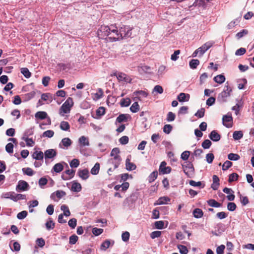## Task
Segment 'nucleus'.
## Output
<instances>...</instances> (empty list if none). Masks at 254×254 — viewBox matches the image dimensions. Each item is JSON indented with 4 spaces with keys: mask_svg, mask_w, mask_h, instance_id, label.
I'll return each mask as SVG.
<instances>
[{
    "mask_svg": "<svg viewBox=\"0 0 254 254\" xmlns=\"http://www.w3.org/2000/svg\"><path fill=\"white\" fill-rule=\"evenodd\" d=\"M193 215L195 218H200L203 216V213L201 209L195 208L193 211Z\"/></svg>",
    "mask_w": 254,
    "mask_h": 254,
    "instance_id": "b1692460",
    "label": "nucleus"
},
{
    "mask_svg": "<svg viewBox=\"0 0 254 254\" xmlns=\"http://www.w3.org/2000/svg\"><path fill=\"white\" fill-rule=\"evenodd\" d=\"M80 162L77 159H73L70 163L69 165L71 168H77L79 165Z\"/></svg>",
    "mask_w": 254,
    "mask_h": 254,
    "instance_id": "de8ad7c7",
    "label": "nucleus"
},
{
    "mask_svg": "<svg viewBox=\"0 0 254 254\" xmlns=\"http://www.w3.org/2000/svg\"><path fill=\"white\" fill-rule=\"evenodd\" d=\"M75 171L72 169H67L62 175V178L64 180H68L73 178Z\"/></svg>",
    "mask_w": 254,
    "mask_h": 254,
    "instance_id": "1a4fd4ad",
    "label": "nucleus"
},
{
    "mask_svg": "<svg viewBox=\"0 0 254 254\" xmlns=\"http://www.w3.org/2000/svg\"><path fill=\"white\" fill-rule=\"evenodd\" d=\"M208 49H205V50H203L202 49L200 50H198V49L195 50L193 53L192 54V57H196L197 54H199V57H201L203 55V54L204 53V52H205V51L206 50H207Z\"/></svg>",
    "mask_w": 254,
    "mask_h": 254,
    "instance_id": "4d7b16f0",
    "label": "nucleus"
},
{
    "mask_svg": "<svg viewBox=\"0 0 254 254\" xmlns=\"http://www.w3.org/2000/svg\"><path fill=\"white\" fill-rule=\"evenodd\" d=\"M222 122L223 125L226 127L229 128L233 126V118L231 115L223 116Z\"/></svg>",
    "mask_w": 254,
    "mask_h": 254,
    "instance_id": "423d86ee",
    "label": "nucleus"
},
{
    "mask_svg": "<svg viewBox=\"0 0 254 254\" xmlns=\"http://www.w3.org/2000/svg\"><path fill=\"white\" fill-rule=\"evenodd\" d=\"M232 166V163L230 161H226L222 165V170L226 171Z\"/></svg>",
    "mask_w": 254,
    "mask_h": 254,
    "instance_id": "5fc2aeb1",
    "label": "nucleus"
},
{
    "mask_svg": "<svg viewBox=\"0 0 254 254\" xmlns=\"http://www.w3.org/2000/svg\"><path fill=\"white\" fill-rule=\"evenodd\" d=\"M130 110L132 113H136L139 110V106L137 102H134L130 107Z\"/></svg>",
    "mask_w": 254,
    "mask_h": 254,
    "instance_id": "473e14b6",
    "label": "nucleus"
},
{
    "mask_svg": "<svg viewBox=\"0 0 254 254\" xmlns=\"http://www.w3.org/2000/svg\"><path fill=\"white\" fill-rule=\"evenodd\" d=\"M115 26L111 25L110 27L108 26L102 25L98 30V37L101 39H105L107 41H115Z\"/></svg>",
    "mask_w": 254,
    "mask_h": 254,
    "instance_id": "f257e3e1",
    "label": "nucleus"
},
{
    "mask_svg": "<svg viewBox=\"0 0 254 254\" xmlns=\"http://www.w3.org/2000/svg\"><path fill=\"white\" fill-rule=\"evenodd\" d=\"M214 158V156L212 153H208L206 155V161L209 164L213 162Z\"/></svg>",
    "mask_w": 254,
    "mask_h": 254,
    "instance_id": "338daca9",
    "label": "nucleus"
},
{
    "mask_svg": "<svg viewBox=\"0 0 254 254\" xmlns=\"http://www.w3.org/2000/svg\"><path fill=\"white\" fill-rule=\"evenodd\" d=\"M28 186L29 185L26 182L24 181H19L16 187V190L24 191L27 190Z\"/></svg>",
    "mask_w": 254,
    "mask_h": 254,
    "instance_id": "4468645a",
    "label": "nucleus"
},
{
    "mask_svg": "<svg viewBox=\"0 0 254 254\" xmlns=\"http://www.w3.org/2000/svg\"><path fill=\"white\" fill-rule=\"evenodd\" d=\"M213 184L211 186V188L214 190H216L219 186V179L215 175L213 176Z\"/></svg>",
    "mask_w": 254,
    "mask_h": 254,
    "instance_id": "6ab92c4d",
    "label": "nucleus"
},
{
    "mask_svg": "<svg viewBox=\"0 0 254 254\" xmlns=\"http://www.w3.org/2000/svg\"><path fill=\"white\" fill-rule=\"evenodd\" d=\"M207 204L211 206L214 207H220L222 206V203H219L216 201L215 199H211L207 201Z\"/></svg>",
    "mask_w": 254,
    "mask_h": 254,
    "instance_id": "4be33fe9",
    "label": "nucleus"
},
{
    "mask_svg": "<svg viewBox=\"0 0 254 254\" xmlns=\"http://www.w3.org/2000/svg\"><path fill=\"white\" fill-rule=\"evenodd\" d=\"M16 193L14 192H6L4 194V197L6 198H9L14 201H16V198L15 197Z\"/></svg>",
    "mask_w": 254,
    "mask_h": 254,
    "instance_id": "c85d7f7f",
    "label": "nucleus"
},
{
    "mask_svg": "<svg viewBox=\"0 0 254 254\" xmlns=\"http://www.w3.org/2000/svg\"><path fill=\"white\" fill-rule=\"evenodd\" d=\"M155 227L156 229H162L164 228V222L163 221H156L154 223Z\"/></svg>",
    "mask_w": 254,
    "mask_h": 254,
    "instance_id": "6e6d98bb",
    "label": "nucleus"
},
{
    "mask_svg": "<svg viewBox=\"0 0 254 254\" xmlns=\"http://www.w3.org/2000/svg\"><path fill=\"white\" fill-rule=\"evenodd\" d=\"M41 99L51 102L52 101V97L50 93H43L41 95Z\"/></svg>",
    "mask_w": 254,
    "mask_h": 254,
    "instance_id": "f704fd0d",
    "label": "nucleus"
},
{
    "mask_svg": "<svg viewBox=\"0 0 254 254\" xmlns=\"http://www.w3.org/2000/svg\"><path fill=\"white\" fill-rule=\"evenodd\" d=\"M131 103L130 100L129 98L122 99L121 101V106L122 107H127Z\"/></svg>",
    "mask_w": 254,
    "mask_h": 254,
    "instance_id": "3c124183",
    "label": "nucleus"
},
{
    "mask_svg": "<svg viewBox=\"0 0 254 254\" xmlns=\"http://www.w3.org/2000/svg\"><path fill=\"white\" fill-rule=\"evenodd\" d=\"M126 169L128 171H132L136 169V166L133 163L130 162L129 158H127L126 160Z\"/></svg>",
    "mask_w": 254,
    "mask_h": 254,
    "instance_id": "a211bd4d",
    "label": "nucleus"
},
{
    "mask_svg": "<svg viewBox=\"0 0 254 254\" xmlns=\"http://www.w3.org/2000/svg\"><path fill=\"white\" fill-rule=\"evenodd\" d=\"M212 144V143L211 142V141L209 139H205V140H204L202 144H201V146L202 147L204 148V149H208L210 148V147L211 146Z\"/></svg>",
    "mask_w": 254,
    "mask_h": 254,
    "instance_id": "37998d69",
    "label": "nucleus"
},
{
    "mask_svg": "<svg viewBox=\"0 0 254 254\" xmlns=\"http://www.w3.org/2000/svg\"><path fill=\"white\" fill-rule=\"evenodd\" d=\"M248 33V31L246 29H243L240 32H238L236 35V37L237 39H240L244 36L246 35Z\"/></svg>",
    "mask_w": 254,
    "mask_h": 254,
    "instance_id": "864d4df0",
    "label": "nucleus"
},
{
    "mask_svg": "<svg viewBox=\"0 0 254 254\" xmlns=\"http://www.w3.org/2000/svg\"><path fill=\"white\" fill-rule=\"evenodd\" d=\"M100 169V164L96 163L94 167L91 170V173L92 175H97L98 174Z\"/></svg>",
    "mask_w": 254,
    "mask_h": 254,
    "instance_id": "2f4dec72",
    "label": "nucleus"
},
{
    "mask_svg": "<svg viewBox=\"0 0 254 254\" xmlns=\"http://www.w3.org/2000/svg\"><path fill=\"white\" fill-rule=\"evenodd\" d=\"M209 137L213 141H218L221 138V136L216 130H214L210 132Z\"/></svg>",
    "mask_w": 254,
    "mask_h": 254,
    "instance_id": "2eb2a0df",
    "label": "nucleus"
},
{
    "mask_svg": "<svg viewBox=\"0 0 254 254\" xmlns=\"http://www.w3.org/2000/svg\"><path fill=\"white\" fill-rule=\"evenodd\" d=\"M13 145L11 143H8L5 146L6 151L9 153H12L13 151Z\"/></svg>",
    "mask_w": 254,
    "mask_h": 254,
    "instance_id": "69168bd1",
    "label": "nucleus"
},
{
    "mask_svg": "<svg viewBox=\"0 0 254 254\" xmlns=\"http://www.w3.org/2000/svg\"><path fill=\"white\" fill-rule=\"evenodd\" d=\"M205 4L204 0H195L193 3V5L194 6H204Z\"/></svg>",
    "mask_w": 254,
    "mask_h": 254,
    "instance_id": "bf43d9fd",
    "label": "nucleus"
},
{
    "mask_svg": "<svg viewBox=\"0 0 254 254\" xmlns=\"http://www.w3.org/2000/svg\"><path fill=\"white\" fill-rule=\"evenodd\" d=\"M132 28L127 26L123 25L121 27L119 31L115 26V41L120 40L124 38L130 37L131 36Z\"/></svg>",
    "mask_w": 254,
    "mask_h": 254,
    "instance_id": "f03ea898",
    "label": "nucleus"
},
{
    "mask_svg": "<svg viewBox=\"0 0 254 254\" xmlns=\"http://www.w3.org/2000/svg\"><path fill=\"white\" fill-rule=\"evenodd\" d=\"M232 91L231 88L229 86L228 82L226 83L224 90L218 96V100L221 102H225L227 98L230 96Z\"/></svg>",
    "mask_w": 254,
    "mask_h": 254,
    "instance_id": "20e7f679",
    "label": "nucleus"
},
{
    "mask_svg": "<svg viewBox=\"0 0 254 254\" xmlns=\"http://www.w3.org/2000/svg\"><path fill=\"white\" fill-rule=\"evenodd\" d=\"M63 164H65L66 167H68L67 164L66 163L63 162L62 163H58L56 164L53 166L52 171L53 170L56 173H60L64 169Z\"/></svg>",
    "mask_w": 254,
    "mask_h": 254,
    "instance_id": "9b49d317",
    "label": "nucleus"
},
{
    "mask_svg": "<svg viewBox=\"0 0 254 254\" xmlns=\"http://www.w3.org/2000/svg\"><path fill=\"white\" fill-rule=\"evenodd\" d=\"M54 135V131L52 130H48L43 132L42 136L44 137L51 138Z\"/></svg>",
    "mask_w": 254,
    "mask_h": 254,
    "instance_id": "a18cd8bd",
    "label": "nucleus"
},
{
    "mask_svg": "<svg viewBox=\"0 0 254 254\" xmlns=\"http://www.w3.org/2000/svg\"><path fill=\"white\" fill-rule=\"evenodd\" d=\"M177 247L181 254H187L188 253V250L185 246L179 245Z\"/></svg>",
    "mask_w": 254,
    "mask_h": 254,
    "instance_id": "58836bf2",
    "label": "nucleus"
},
{
    "mask_svg": "<svg viewBox=\"0 0 254 254\" xmlns=\"http://www.w3.org/2000/svg\"><path fill=\"white\" fill-rule=\"evenodd\" d=\"M225 77L224 75L222 74H219L217 75V76H215L213 78V80L215 82L218 84H222L225 81Z\"/></svg>",
    "mask_w": 254,
    "mask_h": 254,
    "instance_id": "412c9836",
    "label": "nucleus"
},
{
    "mask_svg": "<svg viewBox=\"0 0 254 254\" xmlns=\"http://www.w3.org/2000/svg\"><path fill=\"white\" fill-rule=\"evenodd\" d=\"M243 134L242 131H235L233 134V137L235 140H239L242 138Z\"/></svg>",
    "mask_w": 254,
    "mask_h": 254,
    "instance_id": "e433bc0d",
    "label": "nucleus"
},
{
    "mask_svg": "<svg viewBox=\"0 0 254 254\" xmlns=\"http://www.w3.org/2000/svg\"><path fill=\"white\" fill-rule=\"evenodd\" d=\"M187 164H183L182 165L183 170L184 173L188 176H189L190 174H191L194 171V168L193 165L190 163H186Z\"/></svg>",
    "mask_w": 254,
    "mask_h": 254,
    "instance_id": "6e6552de",
    "label": "nucleus"
},
{
    "mask_svg": "<svg viewBox=\"0 0 254 254\" xmlns=\"http://www.w3.org/2000/svg\"><path fill=\"white\" fill-rule=\"evenodd\" d=\"M205 111V109L202 108L200 110H198L194 115L198 118H201L204 117Z\"/></svg>",
    "mask_w": 254,
    "mask_h": 254,
    "instance_id": "8fccbe9b",
    "label": "nucleus"
},
{
    "mask_svg": "<svg viewBox=\"0 0 254 254\" xmlns=\"http://www.w3.org/2000/svg\"><path fill=\"white\" fill-rule=\"evenodd\" d=\"M73 105V99L71 97H68L65 102L62 105L60 109V114L64 116V114L69 113L71 108Z\"/></svg>",
    "mask_w": 254,
    "mask_h": 254,
    "instance_id": "39448f33",
    "label": "nucleus"
},
{
    "mask_svg": "<svg viewBox=\"0 0 254 254\" xmlns=\"http://www.w3.org/2000/svg\"><path fill=\"white\" fill-rule=\"evenodd\" d=\"M238 174L236 173H233L229 175L228 182L229 183H231L234 181H236L238 180Z\"/></svg>",
    "mask_w": 254,
    "mask_h": 254,
    "instance_id": "c03bdc74",
    "label": "nucleus"
},
{
    "mask_svg": "<svg viewBox=\"0 0 254 254\" xmlns=\"http://www.w3.org/2000/svg\"><path fill=\"white\" fill-rule=\"evenodd\" d=\"M32 157L37 160L43 161L44 158V154L41 151H35L32 154Z\"/></svg>",
    "mask_w": 254,
    "mask_h": 254,
    "instance_id": "f3484780",
    "label": "nucleus"
},
{
    "mask_svg": "<svg viewBox=\"0 0 254 254\" xmlns=\"http://www.w3.org/2000/svg\"><path fill=\"white\" fill-rule=\"evenodd\" d=\"M158 173L157 171H154L151 173L148 177V181L149 183H152L157 178Z\"/></svg>",
    "mask_w": 254,
    "mask_h": 254,
    "instance_id": "4c0bfd02",
    "label": "nucleus"
},
{
    "mask_svg": "<svg viewBox=\"0 0 254 254\" xmlns=\"http://www.w3.org/2000/svg\"><path fill=\"white\" fill-rule=\"evenodd\" d=\"M115 75L116 76L117 79L119 81H126V82H130L131 79L129 78L128 76H127V74H126L124 73L120 72L118 74L115 73Z\"/></svg>",
    "mask_w": 254,
    "mask_h": 254,
    "instance_id": "f8f14e48",
    "label": "nucleus"
},
{
    "mask_svg": "<svg viewBox=\"0 0 254 254\" xmlns=\"http://www.w3.org/2000/svg\"><path fill=\"white\" fill-rule=\"evenodd\" d=\"M172 128L171 125L168 124L165 125L163 127V131L167 134H169L171 132Z\"/></svg>",
    "mask_w": 254,
    "mask_h": 254,
    "instance_id": "680f3d73",
    "label": "nucleus"
},
{
    "mask_svg": "<svg viewBox=\"0 0 254 254\" xmlns=\"http://www.w3.org/2000/svg\"><path fill=\"white\" fill-rule=\"evenodd\" d=\"M134 93L137 96L139 100H141V98H145L148 95V93L143 90L136 91Z\"/></svg>",
    "mask_w": 254,
    "mask_h": 254,
    "instance_id": "a878e982",
    "label": "nucleus"
},
{
    "mask_svg": "<svg viewBox=\"0 0 254 254\" xmlns=\"http://www.w3.org/2000/svg\"><path fill=\"white\" fill-rule=\"evenodd\" d=\"M57 152L55 149H49L46 150L44 152V157L45 160L53 159L56 156Z\"/></svg>",
    "mask_w": 254,
    "mask_h": 254,
    "instance_id": "9d476101",
    "label": "nucleus"
},
{
    "mask_svg": "<svg viewBox=\"0 0 254 254\" xmlns=\"http://www.w3.org/2000/svg\"><path fill=\"white\" fill-rule=\"evenodd\" d=\"M68 224L72 229H74L77 224V220L75 218H72L69 220Z\"/></svg>",
    "mask_w": 254,
    "mask_h": 254,
    "instance_id": "13d9d810",
    "label": "nucleus"
},
{
    "mask_svg": "<svg viewBox=\"0 0 254 254\" xmlns=\"http://www.w3.org/2000/svg\"><path fill=\"white\" fill-rule=\"evenodd\" d=\"M129 117L130 116L128 114H121L116 119V122L119 123L127 122Z\"/></svg>",
    "mask_w": 254,
    "mask_h": 254,
    "instance_id": "aec40b11",
    "label": "nucleus"
},
{
    "mask_svg": "<svg viewBox=\"0 0 254 254\" xmlns=\"http://www.w3.org/2000/svg\"><path fill=\"white\" fill-rule=\"evenodd\" d=\"M130 234L129 232L126 231L124 232L122 235V239L123 241L127 242L129 238Z\"/></svg>",
    "mask_w": 254,
    "mask_h": 254,
    "instance_id": "774afa93",
    "label": "nucleus"
},
{
    "mask_svg": "<svg viewBox=\"0 0 254 254\" xmlns=\"http://www.w3.org/2000/svg\"><path fill=\"white\" fill-rule=\"evenodd\" d=\"M228 158L231 161H237L240 158V157L238 154L230 153L228 155Z\"/></svg>",
    "mask_w": 254,
    "mask_h": 254,
    "instance_id": "79ce46f5",
    "label": "nucleus"
},
{
    "mask_svg": "<svg viewBox=\"0 0 254 254\" xmlns=\"http://www.w3.org/2000/svg\"><path fill=\"white\" fill-rule=\"evenodd\" d=\"M78 175L83 180H86L89 177V172L87 169L79 170Z\"/></svg>",
    "mask_w": 254,
    "mask_h": 254,
    "instance_id": "dca6fc26",
    "label": "nucleus"
},
{
    "mask_svg": "<svg viewBox=\"0 0 254 254\" xmlns=\"http://www.w3.org/2000/svg\"><path fill=\"white\" fill-rule=\"evenodd\" d=\"M21 72L26 78H29L31 74L27 68L23 67L21 69Z\"/></svg>",
    "mask_w": 254,
    "mask_h": 254,
    "instance_id": "49530a36",
    "label": "nucleus"
},
{
    "mask_svg": "<svg viewBox=\"0 0 254 254\" xmlns=\"http://www.w3.org/2000/svg\"><path fill=\"white\" fill-rule=\"evenodd\" d=\"M70 125L67 122L62 121L60 124V128L64 131H67L69 129Z\"/></svg>",
    "mask_w": 254,
    "mask_h": 254,
    "instance_id": "cd10ccee",
    "label": "nucleus"
},
{
    "mask_svg": "<svg viewBox=\"0 0 254 254\" xmlns=\"http://www.w3.org/2000/svg\"><path fill=\"white\" fill-rule=\"evenodd\" d=\"M35 117L36 119L44 120L47 118V114L44 111H39L35 114Z\"/></svg>",
    "mask_w": 254,
    "mask_h": 254,
    "instance_id": "5701e85b",
    "label": "nucleus"
},
{
    "mask_svg": "<svg viewBox=\"0 0 254 254\" xmlns=\"http://www.w3.org/2000/svg\"><path fill=\"white\" fill-rule=\"evenodd\" d=\"M24 140L26 142V145L28 146H33L35 143L32 138L28 137L23 138Z\"/></svg>",
    "mask_w": 254,
    "mask_h": 254,
    "instance_id": "0e129e2a",
    "label": "nucleus"
},
{
    "mask_svg": "<svg viewBox=\"0 0 254 254\" xmlns=\"http://www.w3.org/2000/svg\"><path fill=\"white\" fill-rule=\"evenodd\" d=\"M199 64V61L197 59H192L189 63L191 69H195Z\"/></svg>",
    "mask_w": 254,
    "mask_h": 254,
    "instance_id": "7c9ffc66",
    "label": "nucleus"
},
{
    "mask_svg": "<svg viewBox=\"0 0 254 254\" xmlns=\"http://www.w3.org/2000/svg\"><path fill=\"white\" fill-rule=\"evenodd\" d=\"M71 190L74 192H79L81 190V186L79 183L73 182Z\"/></svg>",
    "mask_w": 254,
    "mask_h": 254,
    "instance_id": "393cba45",
    "label": "nucleus"
},
{
    "mask_svg": "<svg viewBox=\"0 0 254 254\" xmlns=\"http://www.w3.org/2000/svg\"><path fill=\"white\" fill-rule=\"evenodd\" d=\"M45 225L47 229L48 230L53 229L55 226V223L53 222L51 218L49 219V220L46 223Z\"/></svg>",
    "mask_w": 254,
    "mask_h": 254,
    "instance_id": "72a5a7b5",
    "label": "nucleus"
},
{
    "mask_svg": "<svg viewBox=\"0 0 254 254\" xmlns=\"http://www.w3.org/2000/svg\"><path fill=\"white\" fill-rule=\"evenodd\" d=\"M171 199L168 196H162L158 198V199L154 203V205H161L168 204L170 202Z\"/></svg>",
    "mask_w": 254,
    "mask_h": 254,
    "instance_id": "ddd939ff",
    "label": "nucleus"
},
{
    "mask_svg": "<svg viewBox=\"0 0 254 254\" xmlns=\"http://www.w3.org/2000/svg\"><path fill=\"white\" fill-rule=\"evenodd\" d=\"M103 232V229L101 228H94L92 229V233L95 236H99Z\"/></svg>",
    "mask_w": 254,
    "mask_h": 254,
    "instance_id": "e2e57ef3",
    "label": "nucleus"
},
{
    "mask_svg": "<svg viewBox=\"0 0 254 254\" xmlns=\"http://www.w3.org/2000/svg\"><path fill=\"white\" fill-rule=\"evenodd\" d=\"M111 242L108 240H106L101 245V250L106 251L110 246Z\"/></svg>",
    "mask_w": 254,
    "mask_h": 254,
    "instance_id": "ea45409f",
    "label": "nucleus"
},
{
    "mask_svg": "<svg viewBox=\"0 0 254 254\" xmlns=\"http://www.w3.org/2000/svg\"><path fill=\"white\" fill-rule=\"evenodd\" d=\"M22 171L24 174H26L29 176H32L34 174L33 170L29 167L23 168Z\"/></svg>",
    "mask_w": 254,
    "mask_h": 254,
    "instance_id": "a19ab883",
    "label": "nucleus"
},
{
    "mask_svg": "<svg viewBox=\"0 0 254 254\" xmlns=\"http://www.w3.org/2000/svg\"><path fill=\"white\" fill-rule=\"evenodd\" d=\"M78 239V237L75 235H72L69 237V243L70 244L74 245L75 244Z\"/></svg>",
    "mask_w": 254,
    "mask_h": 254,
    "instance_id": "052dcab7",
    "label": "nucleus"
},
{
    "mask_svg": "<svg viewBox=\"0 0 254 254\" xmlns=\"http://www.w3.org/2000/svg\"><path fill=\"white\" fill-rule=\"evenodd\" d=\"M96 115L98 117H100L104 115L105 113V109L103 107H100L96 111Z\"/></svg>",
    "mask_w": 254,
    "mask_h": 254,
    "instance_id": "09e8293b",
    "label": "nucleus"
},
{
    "mask_svg": "<svg viewBox=\"0 0 254 254\" xmlns=\"http://www.w3.org/2000/svg\"><path fill=\"white\" fill-rule=\"evenodd\" d=\"M61 209L64 211V215L67 217L70 215V212L69 210L68 206L66 205H62L61 206Z\"/></svg>",
    "mask_w": 254,
    "mask_h": 254,
    "instance_id": "c756f323",
    "label": "nucleus"
},
{
    "mask_svg": "<svg viewBox=\"0 0 254 254\" xmlns=\"http://www.w3.org/2000/svg\"><path fill=\"white\" fill-rule=\"evenodd\" d=\"M176 115L172 112H169L167 115V121L168 122H172L175 120Z\"/></svg>",
    "mask_w": 254,
    "mask_h": 254,
    "instance_id": "603ef678",
    "label": "nucleus"
},
{
    "mask_svg": "<svg viewBox=\"0 0 254 254\" xmlns=\"http://www.w3.org/2000/svg\"><path fill=\"white\" fill-rule=\"evenodd\" d=\"M61 143L64 147L67 148L71 145V141L69 138H64L62 140Z\"/></svg>",
    "mask_w": 254,
    "mask_h": 254,
    "instance_id": "c9c22d12",
    "label": "nucleus"
},
{
    "mask_svg": "<svg viewBox=\"0 0 254 254\" xmlns=\"http://www.w3.org/2000/svg\"><path fill=\"white\" fill-rule=\"evenodd\" d=\"M79 142L83 146H88L89 145L88 138L84 136H82L79 138Z\"/></svg>",
    "mask_w": 254,
    "mask_h": 254,
    "instance_id": "bb28decb",
    "label": "nucleus"
},
{
    "mask_svg": "<svg viewBox=\"0 0 254 254\" xmlns=\"http://www.w3.org/2000/svg\"><path fill=\"white\" fill-rule=\"evenodd\" d=\"M120 149L118 148H114L112 149L111 152V156L113 157V158H111L109 160V162L114 165V169H117L121 161V157L119 155L120 153Z\"/></svg>",
    "mask_w": 254,
    "mask_h": 254,
    "instance_id": "7ed1b4c3",
    "label": "nucleus"
},
{
    "mask_svg": "<svg viewBox=\"0 0 254 254\" xmlns=\"http://www.w3.org/2000/svg\"><path fill=\"white\" fill-rule=\"evenodd\" d=\"M166 162L162 161L159 166V171L160 174H165L170 173L171 171V168L170 167H166Z\"/></svg>",
    "mask_w": 254,
    "mask_h": 254,
    "instance_id": "0eeeda50",
    "label": "nucleus"
}]
</instances>
